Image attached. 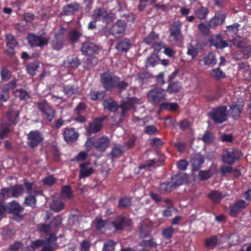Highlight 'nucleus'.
Here are the masks:
<instances>
[{"label":"nucleus","instance_id":"obj_41","mask_svg":"<svg viewBox=\"0 0 251 251\" xmlns=\"http://www.w3.org/2000/svg\"><path fill=\"white\" fill-rule=\"evenodd\" d=\"M175 188L173 183L171 182L161 183L159 185V189L162 193L170 192L173 189Z\"/></svg>","mask_w":251,"mask_h":251},{"label":"nucleus","instance_id":"obj_51","mask_svg":"<svg viewBox=\"0 0 251 251\" xmlns=\"http://www.w3.org/2000/svg\"><path fill=\"white\" fill-rule=\"evenodd\" d=\"M212 176V173L210 170L200 171L199 172V177L200 180L204 181L208 179Z\"/></svg>","mask_w":251,"mask_h":251},{"label":"nucleus","instance_id":"obj_47","mask_svg":"<svg viewBox=\"0 0 251 251\" xmlns=\"http://www.w3.org/2000/svg\"><path fill=\"white\" fill-rule=\"evenodd\" d=\"M156 2V0H140L138 9L139 11H142L147 6L153 5Z\"/></svg>","mask_w":251,"mask_h":251},{"label":"nucleus","instance_id":"obj_19","mask_svg":"<svg viewBox=\"0 0 251 251\" xmlns=\"http://www.w3.org/2000/svg\"><path fill=\"white\" fill-rule=\"evenodd\" d=\"M152 224L150 222H142L139 227V235L142 238H145L150 235Z\"/></svg>","mask_w":251,"mask_h":251},{"label":"nucleus","instance_id":"obj_9","mask_svg":"<svg viewBox=\"0 0 251 251\" xmlns=\"http://www.w3.org/2000/svg\"><path fill=\"white\" fill-rule=\"evenodd\" d=\"M27 40L28 44L31 46L42 47L48 45L49 38L45 34L37 36L31 34L28 35Z\"/></svg>","mask_w":251,"mask_h":251},{"label":"nucleus","instance_id":"obj_43","mask_svg":"<svg viewBox=\"0 0 251 251\" xmlns=\"http://www.w3.org/2000/svg\"><path fill=\"white\" fill-rule=\"evenodd\" d=\"M158 39V35L151 32L147 37L144 39V42L148 45H152Z\"/></svg>","mask_w":251,"mask_h":251},{"label":"nucleus","instance_id":"obj_53","mask_svg":"<svg viewBox=\"0 0 251 251\" xmlns=\"http://www.w3.org/2000/svg\"><path fill=\"white\" fill-rule=\"evenodd\" d=\"M62 222V219L61 217L60 216H57L52 219L50 224L52 228L56 229L61 224Z\"/></svg>","mask_w":251,"mask_h":251},{"label":"nucleus","instance_id":"obj_42","mask_svg":"<svg viewBox=\"0 0 251 251\" xmlns=\"http://www.w3.org/2000/svg\"><path fill=\"white\" fill-rule=\"evenodd\" d=\"M105 93L103 91H91L89 93L90 99L92 100H101L104 98Z\"/></svg>","mask_w":251,"mask_h":251},{"label":"nucleus","instance_id":"obj_28","mask_svg":"<svg viewBox=\"0 0 251 251\" xmlns=\"http://www.w3.org/2000/svg\"><path fill=\"white\" fill-rule=\"evenodd\" d=\"M42 192L39 190L33 192V194H30L25 198V203L31 207H34L36 203V197L41 195Z\"/></svg>","mask_w":251,"mask_h":251},{"label":"nucleus","instance_id":"obj_23","mask_svg":"<svg viewBox=\"0 0 251 251\" xmlns=\"http://www.w3.org/2000/svg\"><path fill=\"white\" fill-rule=\"evenodd\" d=\"M182 88V84L178 81H168L166 91L170 94H176Z\"/></svg>","mask_w":251,"mask_h":251},{"label":"nucleus","instance_id":"obj_13","mask_svg":"<svg viewBox=\"0 0 251 251\" xmlns=\"http://www.w3.org/2000/svg\"><path fill=\"white\" fill-rule=\"evenodd\" d=\"M132 224V222L131 219L123 215L116 217L115 221L111 223V225L116 230H123L125 226L128 227L131 226Z\"/></svg>","mask_w":251,"mask_h":251},{"label":"nucleus","instance_id":"obj_30","mask_svg":"<svg viewBox=\"0 0 251 251\" xmlns=\"http://www.w3.org/2000/svg\"><path fill=\"white\" fill-rule=\"evenodd\" d=\"M108 17V13L103 9H98L94 11L93 14V18L95 21L106 20Z\"/></svg>","mask_w":251,"mask_h":251},{"label":"nucleus","instance_id":"obj_33","mask_svg":"<svg viewBox=\"0 0 251 251\" xmlns=\"http://www.w3.org/2000/svg\"><path fill=\"white\" fill-rule=\"evenodd\" d=\"M131 205V200L128 197H122L119 200L117 207L119 208L127 209Z\"/></svg>","mask_w":251,"mask_h":251},{"label":"nucleus","instance_id":"obj_52","mask_svg":"<svg viewBox=\"0 0 251 251\" xmlns=\"http://www.w3.org/2000/svg\"><path fill=\"white\" fill-rule=\"evenodd\" d=\"M208 13L207 8L201 7L198 9L196 12V16L200 19L202 20L205 19Z\"/></svg>","mask_w":251,"mask_h":251},{"label":"nucleus","instance_id":"obj_54","mask_svg":"<svg viewBox=\"0 0 251 251\" xmlns=\"http://www.w3.org/2000/svg\"><path fill=\"white\" fill-rule=\"evenodd\" d=\"M198 27L200 32L204 35H208L210 31V28L211 27V26H210L209 23L208 24L201 23L198 25Z\"/></svg>","mask_w":251,"mask_h":251},{"label":"nucleus","instance_id":"obj_39","mask_svg":"<svg viewBox=\"0 0 251 251\" xmlns=\"http://www.w3.org/2000/svg\"><path fill=\"white\" fill-rule=\"evenodd\" d=\"M78 8V5L77 4H68L63 7V12L66 15H72L76 12Z\"/></svg>","mask_w":251,"mask_h":251},{"label":"nucleus","instance_id":"obj_15","mask_svg":"<svg viewBox=\"0 0 251 251\" xmlns=\"http://www.w3.org/2000/svg\"><path fill=\"white\" fill-rule=\"evenodd\" d=\"M63 135L64 140L70 143L76 141L78 138L79 134L74 128L66 127L64 129Z\"/></svg>","mask_w":251,"mask_h":251},{"label":"nucleus","instance_id":"obj_48","mask_svg":"<svg viewBox=\"0 0 251 251\" xmlns=\"http://www.w3.org/2000/svg\"><path fill=\"white\" fill-rule=\"evenodd\" d=\"M151 76L152 75L151 74L146 72H141L137 74V79L141 84L147 82Z\"/></svg>","mask_w":251,"mask_h":251},{"label":"nucleus","instance_id":"obj_27","mask_svg":"<svg viewBox=\"0 0 251 251\" xmlns=\"http://www.w3.org/2000/svg\"><path fill=\"white\" fill-rule=\"evenodd\" d=\"M124 153V147L121 144H115L111 150V155L112 158L121 156Z\"/></svg>","mask_w":251,"mask_h":251},{"label":"nucleus","instance_id":"obj_37","mask_svg":"<svg viewBox=\"0 0 251 251\" xmlns=\"http://www.w3.org/2000/svg\"><path fill=\"white\" fill-rule=\"evenodd\" d=\"M19 116L18 111L10 110L6 113V117L8 120L12 124H16L17 122V119Z\"/></svg>","mask_w":251,"mask_h":251},{"label":"nucleus","instance_id":"obj_64","mask_svg":"<svg viewBox=\"0 0 251 251\" xmlns=\"http://www.w3.org/2000/svg\"><path fill=\"white\" fill-rule=\"evenodd\" d=\"M23 244L20 241H16L13 244L10 245L7 249L8 251H18L21 249Z\"/></svg>","mask_w":251,"mask_h":251},{"label":"nucleus","instance_id":"obj_26","mask_svg":"<svg viewBox=\"0 0 251 251\" xmlns=\"http://www.w3.org/2000/svg\"><path fill=\"white\" fill-rule=\"evenodd\" d=\"M204 158L202 156H195L192 158L190 161L192 171H198L204 163Z\"/></svg>","mask_w":251,"mask_h":251},{"label":"nucleus","instance_id":"obj_58","mask_svg":"<svg viewBox=\"0 0 251 251\" xmlns=\"http://www.w3.org/2000/svg\"><path fill=\"white\" fill-rule=\"evenodd\" d=\"M24 184L26 189V193L28 195L33 194V192L37 190L36 185L33 183L25 182Z\"/></svg>","mask_w":251,"mask_h":251},{"label":"nucleus","instance_id":"obj_18","mask_svg":"<svg viewBox=\"0 0 251 251\" xmlns=\"http://www.w3.org/2000/svg\"><path fill=\"white\" fill-rule=\"evenodd\" d=\"M210 43L217 49H223L229 46V44L223 39L220 34L212 36L210 39Z\"/></svg>","mask_w":251,"mask_h":251},{"label":"nucleus","instance_id":"obj_56","mask_svg":"<svg viewBox=\"0 0 251 251\" xmlns=\"http://www.w3.org/2000/svg\"><path fill=\"white\" fill-rule=\"evenodd\" d=\"M6 41L7 47L15 48L18 43L14 36L11 34L6 35Z\"/></svg>","mask_w":251,"mask_h":251},{"label":"nucleus","instance_id":"obj_50","mask_svg":"<svg viewBox=\"0 0 251 251\" xmlns=\"http://www.w3.org/2000/svg\"><path fill=\"white\" fill-rule=\"evenodd\" d=\"M174 233V229L172 226L164 228L162 231V236L167 239H170Z\"/></svg>","mask_w":251,"mask_h":251},{"label":"nucleus","instance_id":"obj_5","mask_svg":"<svg viewBox=\"0 0 251 251\" xmlns=\"http://www.w3.org/2000/svg\"><path fill=\"white\" fill-rule=\"evenodd\" d=\"M242 152L236 149L231 148L225 151L222 156L223 162L228 165H233L242 156Z\"/></svg>","mask_w":251,"mask_h":251},{"label":"nucleus","instance_id":"obj_16","mask_svg":"<svg viewBox=\"0 0 251 251\" xmlns=\"http://www.w3.org/2000/svg\"><path fill=\"white\" fill-rule=\"evenodd\" d=\"M126 27L125 21L118 20L111 28L112 35L116 37H119L124 35Z\"/></svg>","mask_w":251,"mask_h":251},{"label":"nucleus","instance_id":"obj_3","mask_svg":"<svg viewBox=\"0 0 251 251\" xmlns=\"http://www.w3.org/2000/svg\"><path fill=\"white\" fill-rule=\"evenodd\" d=\"M149 101L154 105H156L166 100L165 90L160 87H155L150 90L147 94Z\"/></svg>","mask_w":251,"mask_h":251},{"label":"nucleus","instance_id":"obj_63","mask_svg":"<svg viewBox=\"0 0 251 251\" xmlns=\"http://www.w3.org/2000/svg\"><path fill=\"white\" fill-rule=\"evenodd\" d=\"M233 171V169L231 166H223L220 168V174L222 176H225L227 174L232 173Z\"/></svg>","mask_w":251,"mask_h":251},{"label":"nucleus","instance_id":"obj_45","mask_svg":"<svg viewBox=\"0 0 251 251\" xmlns=\"http://www.w3.org/2000/svg\"><path fill=\"white\" fill-rule=\"evenodd\" d=\"M96 230H100L104 227L107 224L106 221L103 220L101 218H96L93 222Z\"/></svg>","mask_w":251,"mask_h":251},{"label":"nucleus","instance_id":"obj_22","mask_svg":"<svg viewBox=\"0 0 251 251\" xmlns=\"http://www.w3.org/2000/svg\"><path fill=\"white\" fill-rule=\"evenodd\" d=\"M64 38L63 31L60 30L55 35V39L52 42V47L54 50H60L63 47V39Z\"/></svg>","mask_w":251,"mask_h":251},{"label":"nucleus","instance_id":"obj_61","mask_svg":"<svg viewBox=\"0 0 251 251\" xmlns=\"http://www.w3.org/2000/svg\"><path fill=\"white\" fill-rule=\"evenodd\" d=\"M61 193L62 195L69 199H70L72 197V191L71 190V188L69 185L63 186L61 189Z\"/></svg>","mask_w":251,"mask_h":251},{"label":"nucleus","instance_id":"obj_12","mask_svg":"<svg viewBox=\"0 0 251 251\" xmlns=\"http://www.w3.org/2000/svg\"><path fill=\"white\" fill-rule=\"evenodd\" d=\"M100 48L95 44L91 42H86L82 44L80 50L84 55L93 56L97 54Z\"/></svg>","mask_w":251,"mask_h":251},{"label":"nucleus","instance_id":"obj_6","mask_svg":"<svg viewBox=\"0 0 251 251\" xmlns=\"http://www.w3.org/2000/svg\"><path fill=\"white\" fill-rule=\"evenodd\" d=\"M100 79L103 87L106 91H110L115 88L116 84L118 82V76L108 72L102 74Z\"/></svg>","mask_w":251,"mask_h":251},{"label":"nucleus","instance_id":"obj_36","mask_svg":"<svg viewBox=\"0 0 251 251\" xmlns=\"http://www.w3.org/2000/svg\"><path fill=\"white\" fill-rule=\"evenodd\" d=\"M17 86V80L14 78L9 83L4 85L2 87V92L4 94L9 95V91L14 89Z\"/></svg>","mask_w":251,"mask_h":251},{"label":"nucleus","instance_id":"obj_38","mask_svg":"<svg viewBox=\"0 0 251 251\" xmlns=\"http://www.w3.org/2000/svg\"><path fill=\"white\" fill-rule=\"evenodd\" d=\"M218 239L217 236H212L204 241V245L207 248L213 249L217 245Z\"/></svg>","mask_w":251,"mask_h":251},{"label":"nucleus","instance_id":"obj_35","mask_svg":"<svg viewBox=\"0 0 251 251\" xmlns=\"http://www.w3.org/2000/svg\"><path fill=\"white\" fill-rule=\"evenodd\" d=\"M14 95L21 100H26L30 98L29 94L23 89H19L13 92Z\"/></svg>","mask_w":251,"mask_h":251},{"label":"nucleus","instance_id":"obj_31","mask_svg":"<svg viewBox=\"0 0 251 251\" xmlns=\"http://www.w3.org/2000/svg\"><path fill=\"white\" fill-rule=\"evenodd\" d=\"M226 17V15L224 14L214 17L209 22L210 26L211 27H215L218 25L222 24L225 21Z\"/></svg>","mask_w":251,"mask_h":251},{"label":"nucleus","instance_id":"obj_34","mask_svg":"<svg viewBox=\"0 0 251 251\" xmlns=\"http://www.w3.org/2000/svg\"><path fill=\"white\" fill-rule=\"evenodd\" d=\"M131 47V43L127 39L120 41L116 45V49L118 50L126 51Z\"/></svg>","mask_w":251,"mask_h":251},{"label":"nucleus","instance_id":"obj_4","mask_svg":"<svg viewBox=\"0 0 251 251\" xmlns=\"http://www.w3.org/2000/svg\"><path fill=\"white\" fill-rule=\"evenodd\" d=\"M226 111V106H219L212 108L208 115L215 123L222 124L227 120Z\"/></svg>","mask_w":251,"mask_h":251},{"label":"nucleus","instance_id":"obj_29","mask_svg":"<svg viewBox=\"0 0 251 251\" xmlns=\"http://www.w3.org/2000/svg\"><path fill=\"white\" fill-rule=\"evenodd\" d=\"M208 198L214 204L219 203L223 198L221 192L218 191H213L207 195Z\"/></svg>","mask_w":251,"mask_h":251},{"label":"nucleus","instance_id":"obj_32","mask_svg":"<svg viewBox=\"0 0 251 251\" xmlns=\"http://www.w3.org/2000/svg\"><path fill=\"white\" fill-rule=\"evenodd\" d=\"M178 108L176 103L163 102L159 105V109L161 111L169 110L172 112H175Z\"/></svg>","mask_w":251,"mask_h":251},{"label":"nucleus","instance_id":"obj_10","mask_svg":"<svg viewBox=\"0 0 251 251\" xmlns=\"http://www.w3.org/2000/svg\"><path fill=\"white\" fill-rule=\"evenodd\" d=\"M138 99L135 97H131L127 99L126 100H122L119 108H121L122 112L120 114V119L124 118L127 115V112L134 108V105L138 103Z\"/></svg>","mask_w":251,"mask_h":251},{"label":"nucleus","instance_id":"obj_59","mask_svg":"<svg viewBox=\"0 0 251 251\" xmlns=\"http://www.w3.org/2000/svg\"><path fill=\"white\" fill-rule=\"evenodd\" d=\"M51 208L55 212H59L64 208V204L61 201H53L51 205Z\"/></svg>","mask_w":251,"mask_h":251},{"label":"nucleus","instance_id":"obj_21","mask_svg":"<svg viewBox=\"0 0 251 251\" xmlns=\"http://www.w3.org/2000/svg\"><path fill=\"white\" fill-rule=\"evenodd\" d=\"M188 176L185 173H179L172 177L175 188L187 182Z\"/></svg>","mask_w":251,"mask_h":251},{"label":"nucleus","instance_id":"obj_57","mask_svg":"<svg viewBox=\"0 0 251 251\" xmlns=\"http://www.w3.org/2000/svg\"><path fill=\"white\" fill-rule=\"evenodd\" d=\"M81 34L77 31L74 30L71 31L69 33V39L72 43L77 42Z\"/></svg>","mask_w":251,"mask_h":251},{"label":"nucleus","instance_id":"obj_1","mask_svg":"<svg viewBox=\"0 0 251 251\" xmlns=\"http://www.w3.org/2000/svg\"><path fill=\"white\" fill-rule=\"evenodd\" d=\"M110 143V139L105 136H102L97 139L90 137L86 141L85 147L87 152L94 148L97 151L102 152L106 151Z\"/></svg>","mask_w":251,"mask_h":251},{"label":"nucleus","instance_id":"obj_55","mask_svg":"<svg viewBox=\"0 0 251 251\" xmlns=\"http://www.w3.org/2000/svg\"><path fill=\"white\" fill-rule=\"evenodd\" d=\"M116 245L115 242L113 240H109L105 243L103 245V251H114Z\"/></svg>","mask_w":251,"mask_h":251},{"label":"nucleus","instance_id":"obj_2","mask_svg":"<svg viewBox=\"0 0 251 251\" xmlns=\"http://www.w3.org/2000/svg\"><path fill=\"white\" fill-rule=\"evenodd\" d=\"M182 23L180 21L174 22L169 26L170 34L168 41L173 45L181 43L184 40V36L181 33Z\"/></svg>","mask_w":251,"mask_h":251},{"label":"nucleus","instance_id":"obj_17","mask_svg":"<svg viewBox=\"0 0 251 251\" xmlns=\"http://www.w3.org/2000/svg\"><path fill=\"white\" fill-rule=\"evenodd\" d=\"M90 163L89 161L83 162L79 165V178H84L91 176L94 172V169L93 167H89Z\"/></svg>","mask_w":251,"mask_h":251},{"label":"nucleus","instance_id":"obj_46","mask_svg":"<svg viewBox=\"0 0 251 251\" xmlns=\"http://www.w3.org/2000/svg\"><path fill=\"white\" fill-rule=\"evenodd\" d=\"M214 135L210 131L206 130L201 137V140L205 144H209L214 142Z\"/></svg>","mask_w":251,"mask_h":251},{"label":"nucleus","instance_id":"obj_14","mask_svg":"<svg viewBox=\"0 0 251 251\" xmlns=\"http://www.w3.org/2000/svg\"><path fill=\"white\" fill-rule=\"evenodd\" d=\"M248 204L243 200H238L233 204L230 205L229 214L231 217H235L241 211L247 208Z\"/></svg>","mask_w":251,"mask_h":251},{"label":"nucleus","instance_id":"obj_44","mask_svg":"<svg viewBox=\"0 0 251 251\" xmlns=\"http://www.w3.org/2000/svg\"><path fill=\"white\" fill-rule=\"evenodd\" d=\"M11 188L12 197H18L24 193V187L22 185H16Z\"/></svg>","mask_w":251,"mask_h":251},{"label":"nucleus","instance_id":"obj_25","mask_svg":"<svg viewBox=\"0 0 251 251\" xmlns=\"http://www.w3.org/2000/svg\"><path fill=\"white\" fill-rule=\"evenodd\" d=\"M243 106L237 104H232L230 106V114L231 117L234 120L238 119L242 111Z\"/></svg>","mask_w":251,"mask_h":251},{"label":"nucleus","instance_id":"obj_20","mask_svg":"<svg viewBox=\"0 0 251 251\" xmlns=\"http://www.w3.org/2000/svg\"><path fill=\"white\" fill-rule=\"evenodd\" d=\"M23 210L24 208L19 203L13 202L6 205L5 212L18 216Z\"/></svg>","mask_w":251,"mask_h":251},{"label":"nucleus","instance_id":"obj_62","mask_svg":"<svg viewBox=\"0 0 251 251\" xmlns=\"http://www.w3.org/2000/svg\"><path fill=\"white\" fill-rule=\"evenodd\" d=\"M38 67V64H28L26 67V70L30 75L33 76L35 75V72Z\"/></svg>","mask_w":251,"mask_h":251},{"label":"nucleus","instance_id":"obj_49","mask_svg":"<svg viewBox=\"0 0 251 251\" xmlns=\"http://www.w3.org/2000/svg\"><path fill=\"white\" fill-rule=\"evenodd\" d=\"M211 75L216 80H220L225 78L226 76L225 74L219 68L212 70Z\"/></svg>","mask_w":251,"mask_h":251},{"label":"nucleus","instance_id":"obj_7","mask_svg":"<svg viewBox=\"0 0 251 251\" xmlns=\"http://www.w3.org/2000/svg\"><path fill=\"white\" fill-rule=\"evenodd\" d=\"M27 145L31 148H36L41 144L44 140V136L42 133L38 130L30 131L27 135Z\"/></svg>","mask_w":251,"mask_h":251},{"label":"nucleus","instance_id":"obj_11","mask_svg":"<svg viewBox=\"0 0 251 251\" xmlns=\"http://www.w3.org/2000/svg\"><path fill=\"white\" fill-rule=\"evenodd\" d=\"M106 118V116H103L94 119L92 122L89 123L86 128L87 133L91 135L99 132L101 130L102 126V123Z\"/></svg>","mask_w":251,"mask_h":251},{"label":"nucleus","instance_id":"obj_60","mask_svg":"<svg viewBox=\"0 0 251 251\" xmlns=\"http://www.w3.org/2000/svg\"><path fill=\"white\" fill-rule=\"evenodd\" d=\"M1 78L2 80H8L11 76V73L7 68L3 67L0 71Z\"/></svg>","mask_w":251,"mask_h":251},{"label":"nucleus","instance_id":"obj_40","mask_svg":"<svg viewBox=\"0 0 251 251\" xmlns=\"http://www.w3.org/2000/svg\"><path fill=\"white\" fill-rule=\"evenodd\" d=\"M157 160L155 159H150L146 161L144 163L140 164L138 166V170L140 171L141 170H145L146 171L150 169L151 167L154 166V165L157 163Z\"/></svg>","mask_w":251,"mask_h":251},{"label":"nucleus","instance_id":"obj_24","mask_svg":"<svg viewBox=\"0 0 251 251\" xmlns=\"http://www.w3.org/2000/svg\"><path fill=\"white\" fill-rule=\"evenodd\" d=\"M102 104L105 109H107L111 112H115L119 108V105L111 98L104 100Z\"/></svg>","mask_w":251,"mask_h":251},{"label":"nucleus","instance_id":"obj_8","mask_svg":"<svg viewBox=\"0 0 251 251\" xmlns=\"http://www.w3.org/2000/svg\"><path fill=\"white\" fill-rule=\"evenodd\" d=\"M37 107L43 115L46 116L47 120L51 122L55 117V111L46 100L38 102Z\"/></svg>","mask_w":251,"mask_h":251}]
</instances>
